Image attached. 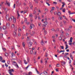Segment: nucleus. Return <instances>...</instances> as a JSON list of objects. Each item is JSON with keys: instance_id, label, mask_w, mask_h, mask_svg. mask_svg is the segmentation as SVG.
Segmentation results:
<instances>
[{"instance_id": "1", "label": "nucleus", "mask_w": 75, "mask_h": 75, "mask_svg": "<svg viewBox=\"0 0 75 75\" xmlns=\"http://www.w3.org/2000/svg\"><path fill=\"white\" fill-rule=\"evenodd\" d=\"M9 74H10V75H13V74H12V72H14V70L13 69H9Z\"/></svg>"}, {"instance_id": "2", "label": "nucleus", "mask_w": 75, "mask_h": 75, "mask_svg": "<svg viewBox=\"0 0 75 75\" xmlns=\"http://www.w3.org/2000/svg\"><path fill=\"white\" fill-rule=\"evenodd\" d=\"M14 18V16H12L10 18H9L8 21H11Z\"/></svg>"}, {"instance_id": "3", "label": "nucleus", "mask_w": 75, "mask_h": 75, "mask_svg": "<svg viewBox=\"0 0 75 75\" xmlns=\"http://www.w3.org/2000/svg\"><path fill=\"white\" fill-rule=\"evenodd\" d=\"M28 46L30 47H31V45L33 44V43L31 42H29L28 43Z\"/></svg>"}, {"instance_id": "4", "label": "nucleus", "mask_w": 75, "mask_h": 75, "mask_svg": "<svg viewBox=\"0 0 75 75\" xmlns=\"http://www.w3.org/2000/svg\"><path fill=\"white\" fill-rule=\"evenodd\" d=\"M9 18V15L8 14L6 15V20L8 21Z\"/></svg>"}, {"instance_id": "5", "label": "nucleus", "mask_w": 75, "mask_h": 75, "mask_svg": "<svg viewBox=\"0 0 75 75\" xmlns=\"http://www.w3.org/2000/svg\"><path fill=\"white\" fill-rule=\"evenodd\" d=\"M35 27V25H34V24H31L30 26V29H32L33 27Z\"/></svg>"}, {"instance_id": "6", "label": "nucleus", "mask_w": 75, "mask_h": 75, "mask_svg": "<svg viewBox=\"0 0 75 75\" xmlns=\"http://www.w3.org/2000/svg\"><path fill=\"white\" fill-rule=\"evenodd\" d=\"M34 34H35V32H32L31 33H30V35H31L32 36H33V35Z\"/></svg>"}, {"instance_id": "7", "label": "nucleus", "mask_w": 75, "mask_h": 75, "mask_svg": "<svg viewBox=\"0 0 75 75\" xmlns=\"http://www.w3.org/2000/svg\"><path fill=\"white\" fill-rule=\"evenodd\" d=\"M16 35H17V32L16 31L15 32H13V36L14 37H16Z\"/></svg>"}, {"instance_id": "8", "label": "nucleus", "mask_w": 75, "mask_h": 75, "mask_svg": "<svg viewBox=\"0 0 75 75\" xmlns=\"http://www.w3.org/2000/svg\"><path fill=\"white\" fill-rule=\"evenodd\" d=\"M57 15L58 16H59V17L61 16V13L58 12V13H57Z\"/></svg>"}, {"instance_id": "9", "label": "nucleus", "mask_w": 75, "mask_h": 75, "mask_svg": "<svg viewBox=\"0 0 75 75\" xmlns=\"http://www.w3.org/2000/svg\"><path fill=\"white\" fill-rule=\"evenodd\" d=\"M41 44H42V45H44V42L43 41V40H42L41 41Z\"/></svg>"}, {"instance_id": "10", "label": "nucleus", "mask_w": 75, "mask_h": 75, "mask_svg": "<svg viewBox=\"0 0 75 75\" xmlns=\"http://www.w3.org/2000/svg\"><path fill=\"white\" fill-rule=\"evenodd\" d=\"M13 22L15 23L16 22V18H14L13 17Z\"/></svg>"}, {"instance_id": "11", "label": "nucleus", "mask_w": 75, "mask_h": 75, "mask_svg": "<svg viewBox=\"0 0 75 75\" xmlns=\"http://www.w3.org/2000/svg\"><path fill=\"white\" fill-rule=\"evenodd\" d=\"M73 39V38L72 37H71L70 38V42H72V39Z\"/></svg>"}, {"instance_id": "12", "label": "nucleus", "mask_w": 75, "mask_h": 75, "mask_svg": "<svg viewBox=\"0 0 75 75\" xmlns=\"http://www.w3.org/2000/svg\"><path fill=\"white\" fill-rule=\"evenodd\" d=\"M6 26L7 27H10V23H6Z\"/></svg>"}, {"instance_id": "13", "label": "nucleus", "mask_w": 75, "mask_h": 75, "mask_svg": "<svg viewBox=\"0 0 75 75\" xmlns=\"http://www.w3.org/2000/svg\"><path fill=\"white\" fill-rule=\"evenodd\" d=\"M6 3L8 6H10V3L9 2L8 3L7 1H6Z\"/></svg>"}, {"instance_id": "14", "label": "nucleus", "mask_w": 75, "mask_h": 75, "mask_svg": "<svg viewBox=\"0 0 75 75\" xmlns=\"http://www.w3.org/2000/svg\"><path fill=\"white\" fill-rule=\"evenodd\" d=\"M5 55L6 57H8V53H5Z\"/></svg>"}, {"instance_id": "15", "label": "nucleus", "mask_w": 75, "mask_h": 75, "mask_svg": "<svg viewBox=\"0 0 75 75\" xmlns=\"http://www.w3.org/2000/svg\"><path fill=\"white\" fill-rule=\"evenodd\" d=\"M68 48V45H66V48L65 50H67V49Z\"/></svg>"}, {"instance_id": "16", "label": "nucleus", "mask_w": 75, "mask_h": 75, "mask_svg": "<svg viewBox=\"0 0 75 75\" xmlns=\"http://www.w3.org/2000/svg\"><path fill=\"white\" fill-rule=\"evenodd\" d=\"M22 45H23V47H25V43H24V42H23L22 43Z\"/></svg>"}, {"instance_id": "17", "label": "nucleus", "mask_w": 75, "mask_h": 75, "mask_svg": "<svg viewBox=\"0 0 75 75\" xmlns=\"http://www.w3.org/2000/svg\"><path fill=\"white\" fill-rule=\"evenodd\" d=\"M3 28L4 30H6V26H3Z\"/></svg>"}, {"instance_id": "18", "label": "nucleus", "mask_w": 75, "mask_h": 75, "mask_svg": "<svg viewBox=\"0 0 75 75\" xmlns=\"http://www.w3.org/2000/svg\"><path fill=\"white\" fill-rule=\"evenodd\" d=\"M62 12L63 13H65V9L64 8L63 10H62Z\"/></svg>"}, {"instance_id": "19", "label": "nucleus", "mask_w": 75, "mask_h": 75, "mask_svg": "<svg viewBox=\"0 0 75 75\" xmlns=\"http://www.w3.org/2000/svg\"><path fill=\"white\" fill-rule=\"evenodd\" d=\"M0 59H1L0 60V61L1 62L2 61V59H3V58H2V57L1 56H0Z\"/></svg>"}, {"instance_id": "20", "label": "nucleus", "mask_w": 75, "mask_h": 75, "mask_svg": "<svg viewBox=\"0 0 75 75\" xmlns=\"http://www.w3.org/2000/svg\"><path fill=\"white\" fill-rule=\"evenodd\" d=\"M30 54H33V50H31L30 51Z\"/></svg>"}, {"instance_id": "21", "label": "nucleus", "mask_w": 75, "mask_h": 75, "mask_svg": "<svg viewBox=\"0 0 75 75\" xmlns=\"http://www.w3.org/2000/svg\"><path fill=\"white\" fill-rule=\"evenodd\" d=\"M27 60L28 62H30V58L28 57H27Z\"/></svg>"}, {"instance_id": "22", "label": "nucleus", "mask_w": 75, "mask_h": 75, "mask_svg": "<svg viewBox=\"0 0 75 75\" xmlns=\"http://www.w3.org/2000/svg\"><path fill=\"white\" fill-rule=\"evenodd\" d=\"M29 16L30 17H33V15H32V14L30 13L29 14Z\"/></svg>"}, {"instance_id": "23", "label": "nucleus", "mask_w": 75, "mask_h": 75, "mask_svg": "<svg viewBox=\"0 0 75 75\" xmlns=\"http://www.w3.org/2000/svg\"><path fill=\"white\" fill-rule=\"evenodd\" d=\"M62 37H60L59 38V41H61L62 40Z\"/></svg>"}, {"instance_id": "24", "label": "nucleus", "mask_w": 75, "mask_h": 75, "mask_svg": "<svg viewBox=\"0 0 75 75\" xmlns=\"http://www.w3.org/2000/svg\"><path fill=\"white\" fill-rule=\"evenodd\" d=\"M24 62L25 64H27V62L25 61V60H24Z\"/></svg>"}, {"instance_id": "25", "label": "nucleus", "mask_w": 75, "mask_h": 75, "mask_svg": "<svg viewBox=\"0 0 75 75\" xmlns=\"http://www.w3.org/2000/svg\"><path fill=\"white\" fill-rule=\"evenodd\" d=\"M70 56L71 58H73V56H72V54H71V53H70Z\"/></svg>"}, {"instance_id": "26", "label": "nucleus", "mask_w": 75, "mask_h": 75, "mask_svg": "<svg viewBox=\"0 0 75 75\" xmlns=\"http://www.w3.org/2000/svg\"><path fill=\"white\" fill-rule=\"evenodd\" d=\"M14 27H15V26H14V24H13L12 25H11V27L12 28H14Z\"/></svg>"}, {"instance_id": "27", "label": "nucleus", "mask_w": 75, "mask_h": 75, "mask_svg": "<svg viewBox=\"0 0 75 75\" xmlns=\"http://www.w3.org/2000/svg\"><path fill=\"white\" fill-rule=\"evenodd\" d=\"M44 23L46 24V25H47V24H48V22L47 21H45L44 22Z\"/></svg>"}, {"instance_id": "28", "label": "nucleus", "mask_w": 75, "mask_h": 75, "mask_svg": "<svg viewBox=\"0 0 75 75\" xmlns=\"http://www.w3.org/2000/svg\"><path fill=\"white\" fill-rule=\"evenodd\" d=\"M60 32L61 33H64V31H63V30H61V31H60Z\"/></svg>"}, {"instance_id": "29", "label": "nucleus", "mask_w": 75, "mask_h": 75, "mask_svg": "<svg viewBox=\"0 0 75 75\" xmlns=\"http://www.w3.org/2000/svg\"><path fill=\"white\" fill-rule=\"evenodd\" d=\"M59 18H60V20H62V16H59Z\"/></svg>"}, {"instance_id": "30", "label": "nucleus", "mask_w": 75, "mask_h": 75, "mask_svg": "<svg viewBox=\"0 0 75 75\" xmlns=\"http://www.w3.org/2000/svg\"><path fill=\"white\" fill-rule=\"evenodd\" d=\"M44 74L45 75H47V74H45V73H46V74H48V73H47V71H45L43 72Z\"/></svg>"}, {"instance_id": "31", "label": "nucleus", "mask_w": 75, "mask_h": 75, "mask_svg": "<svg viewBox=\"0 0 75 75\" xmlns=\"http://www.w3.org/2000/svg\"><path fill=\"white\" fill-rule=\"evenodd\" d=\"M44 33H45V34H47V31L46 30H45Z\"/></svg>"}, {"instance_id": "32", "label": "nucleus", "mask_w": 75, "mask_h": 75, "mask_svg": "<svg viewBox=\"0 0 75 75\" xmlns=\"http://www.w3.org/2000/svg\"><path fill=\"white\" fill-rule=\"evenodd\" d=\"M60 47H61V48L62 50H64V46H61Z\"/></svg>"}, {"instance_id": "33", "label": "nucleus", "mask_w": 75, "mask_h": 75, "mask_svg": "<svg viewBox=\"0 0 75 75\" xmlns=\"http://www.w3.org/2000/svg\"><path fill=\"white\" fill-rule=\"evenodd\" d=\"M30 8H33V5H30Z\"/></svg>"}, {"instance_id": "34", "label": "nucleus", "mask_w": 75, "mask_h": 75, "mask_svg": "<svg viewBox=\"0 0 75 75\" xmlns=\"http://www.w3.org/2000/svg\"><path fill=\"white\" fill-rule=\"evenodd\" d=\"M48 55V54H47V53H46V55H45V57H47Z\"/></svg>"}, {"instance_id": "35", "label": "nucleus", "mask_w": 75, "mask_h": 75, "mask_svg": "<svg viewBox=\"0 0 75 75\" xmlns=\"http://www.w3.org/2000/svg\"><path fill=\"white\" fill-rule=\"evenodd\" d=\"M42 27H46V25H42Z\"/></svg>"}, {"instance_id": "36", "label": "nucleus", "mask_w": 75, "mask_h": 75, "mask_svg": "<svg viewBox=\"0 0 75 75\" xmlns=\"http://www.w3.org/2000/svg\"><path fill=\"white\" fill-rule=\"evenodd\" d=\"M57 13V12H54V15H57V13Z\"/></svg>"}, {"instance_id": "37", "label": "nucleus", "mask_w": 75, "mask_h": 75, "mask_svg": "<svg viewBox=\"0 0 75 75\" xmlns=\"http://www.w3.org/2000/svg\"><path fill=\"white\" fill-rule=\"evenodd\" d=\"M15 66H16L18 68H19V67H18V65L17 63L15 65Z\"/></svg>"}, {"instance_id": "38", "label": "nucleus", "mask_w": 75, "mask_h": 75, "mask_svg": "<svg viewBox=\"0 0 75 75\" xmlns=\"http://www.w3.org/2000/svg\"><path fill=\"white\" fill-rule=\"evenodd\" d=\"M75 41H74L73 43H72V44H73V45H75Z\"/></svg>"}, {"instance_id": "39", "label": "nucleus", "mask_w": 75, "mask_h": 75, "mask_svg": "<svg viewBox=\"0 0 75 75\" xmlns=\"http://www.w3.org/2000/svg\"><path fill=\"white\" fill-rule=\"evenodd\" d=\"M46 4H47V5L49 6H50V4H49V3H47V2H46Z\"/></svg>"}, {"instance_id": "40", "label": "nucleus", "mask_w": 75, "mask_h": 75, "mask_svg": "<svg viewBox=\"0 0 75 75\" xmlns=\"http://www.w3.org/2000/svg\"><path fill=\"white\" fill-rule=\"evenodd\" d=\"M55 8V7H52V10H54V9Z\"/></svg>"}, {"instance_id": "41", "label": "nucleus", "mask_w": 75, "mask_h": 75, "mask_svg": "<svg viewBox=\"0 0 75 75\" xmlns=\"http://www.w3.org/2000/svg\"><path fill=\"white\" fill-rule=\"evenodd\" d=\"M31 72H30L28 73V74H27V75H31Z\"/></svg>"}, {"instance_id": "42", "label": "nucleus", "mask_w": 75, "mask_h": 75, "mask_svg": "<svg viewBox=\"0 0 75 75\" xmlns=\"http://www.w3.org/2000/svg\"><path fill=\"white\" fill-rule=\"evenodd\" d=\"M5 66L6 67H8V65H7V64L6 63L5 64Z\"/></svg>"}, {"instance_id": "43", "label": "nucleus", "mask_w": 75, "mask_h": 75, "mask_svg": "<svg viewBox=\"0 0 75 75\" xmlns=\"http://www.w3.org/2000/svg\"><path fill=\"white\" fill-rule=\"evenodd\" d=\"M65 4H64L62 5V8H63L64 7V5H65Z\"/></svg>"}, {"instance_id": "44", "label": "nucleus", "mask_w": 75, "mask_h": 75, "mask_svg": "<svg viewBox=\"0 0 75 75\" xmlns=\"http://www.w3.org/2000/svg\"><path fill=\"white\" fill-rule=\"evenodd\" d=\"M1 62H3L4 63V62H6V61H5V60H3L2 61H1Z\"/></svg>"}, {"instance_id": "45", "label": "nucleus", "mask_w": 75, "mask_h": 75, "mask_svg": "<svg viewBox=\"0 0 75 75\" xmlns=\"http://www.w3.org/2000/svg\"><path fill=\"white\" fill-rule=\"evenodd\" d=\"M18 36H19V37H20V36L21 35V34H20V33H18Z\"/></svg>"}, {"instance_id": "46", "label": "nucleus", "mask_w": 75, "mask_h": 75, "mask_svg": "<svg viewBox=\"0 0 75 75\" xmlns=\"http://www.w3.org/2000/svg\"><path fill=\"white\" fill-rule=\"evenodd\" d=\"M62 64H63V65H65V64H66V63H65V62H63Z\"/></svg>"}, {"instance_id": "47", "label": "nucleus", "mask_w": 75, "mask_h": 75, "mask_svg": "<svg viewBox=\"0 0 75 75\" xmlns=\"http://www.w3.org/2000/svg\"><path fill=\"white\" fill-rule=\"evenodd\" d=\"M15 31H17V28L16 27L15 28Z\"/></svg>"}, {"instance_id": "48", "label": "nucleus", "mask_w": 75, "mask_h": 75, "mask_svg": "<svg viewBox=\"0 0 75 75\" xmlns=\"http://www.w3.org/2000/svg\"><path fill=\"white\" fill-rule=\"evenodd\" d=\"M53 4H57V3L55 2H53Z\"/></svg>"}, {"instance_id": "49", "label": "nucleus", "mask_w": 75, "mask_h": 75, "mask_svg": "<svg viewBox=\"0 0 75 75\" xmlns=\"http://www.w3.org/2000/svg\"><path fill=\"white\" fill-rule=\"evenodd\" d=\"M51 30H52L53 31H55V29H54V28H52V29H51Z\"/></svg>"}, {"instance_id": "50", "label": "nucleus", "mask_w": 75, "mask_h": 75, "mask_svg": "<svg viewBox=\"0 0 75 75\" xmlns=\"http://www.w3.org/2000/svg\"><path fill=\"white\" fill-rule=\"evenodd\" d=\"M57 67H59V64H57Z\"/></svg>"}, {"instance_id": "51", "label": "nucleus", "mask_w": 75, "mask_h": 75, "mask_svg": "<svg viewBox=\"0 0 75 75\" xmlns=\"http://www.w3.org/2000/svg\"><path fill=\"white\" fill-rule=\"evenodd\" d=\"M14 55V53H12L11 54L12 57H13V55Z\"/></svg>"}, {"instance_id": "52", "label": "nucleus", "mask_w": 75, "mask_h": 75, "mask_svg": "<svg viewBox=\"0 0 75 75\" xmlns=\"http://www.w3.org/2000/svg\"><path fill=\"white\" fill-rule=\"evenodd\" d=\"M65 55H69V54H68V53H65Z\"/></svg>"}, {"instance_id": "53", "label": "nucleus", "mask_w": 75, "mask_h": 75, "mask_svg": "<svg viewBox=\"0 0 75 75\" xmlns=\"http://www.w3.org/2000/svg\"><path fill=\"white\" fill-rule=\"evenodd\" d=\"M65 52V50H61V51H60V52Z\"/></svg>"}, {"instance_id": "54", "label": "nucleus", "mask_w": 75, "mask_h": 75, "mask_svg": "<svg viewBox=\"0 0 75 75\" xmlns=\"http://www.w3.org/2000/svg\"><path fill=\"white\" fill-rule=\"evenodd\" d=\"M57 52L58 53H60L61 52H60V51L59 52V50H57Z\"/></svg>"}, {"instance_id": "55", "label": "nucleus", "mask_w": 75, "mask_h": 75, "mask_svg": "<svg viewBox=\"0 0 75 75\" xmlns=\"http://www.w3.org/2000/svg\"><path fill=\"white\" fill-rule=\"evenodd\" d=\"M13 7L14 8H16V4H14Z\"/></svg>"}, {"instance_id": "56", "label": "nucleus", "mask_w": 75, "mask_h": 75, "mask_svg": "<svg viewBox=\"0 0 75 75\" xmlns=\"http://www.w3.org/2000/svg\"><path fill=\"white\" fill-rule=\"evenodd\" d=\"M0 36H1V37H3V34H1L0 35Z\"/></svg>"}, {"instance_id": "57", "label": "nucleus", "mask_w": 75, "mask_h": 75, "mask_svg": "<svg viewBox=\"0 0 75 75\" xmlns=\"http://www.w3.org/2000/svg\"><path fill=\"white\" fill-rule=\"evenodd\" d=\"M56 72H58V69L57 68L56 69Z\"/></svg>"}, {"instance_id": "58", "label": "nucleus", "mask_w": 75, "mask_h": 75, "mask_svg": "<svg viewBox=\"0 0 75 75\" xmlns=\"http://www.w3.org/2000/svg\"><path fill=\"white\" fill-rule=\"evenodd\" d=\"M45 11H48V9H47V8H45Z\"/></svg>"}, {"instance_id": "59", "label": "nucleus", "mask_w": 75, "mask_h": 75, "mask_svg": "<svg viewBox=\"0 0 75 75\" xmlns=\"http://www.w3.org/2000/svg\"><path fill=\"white\" fill-rule=\"evenodd\" d=\"M71 60H69V64H71Z\"/></svg>"}, {"instance_id": "60", "label": "nucleus", "mask_w": 75, "mask_h": 75, "mask_svg": "<svg viewBox=\"0 0 75 75\" xmlns=\"http://www.w3.org/2000/svg\"><path fill=\"white\" fill-rule=\"evenodd\" d=\"M75 14V12H73L71 13H70V14Z\"/></svg>"}, {"instance_id": "61", "label": "nucleus", "mask_w": 75, "mask_h": 75, "mask_svg": "<svg viewBox=\"0 0 75 75\" xmlns=\"http://www.w3.org/2000/svg\"><path fill=\"white\" fill-rule=\"evenodd\" d=\"M7 64H10V62L8 61H7Z\"/></svg>"}, {"instance_id": "62", "label": "nucleus", "mask_w": 75, "mask_h": 75, "mask_svg": "<svg viewBox=\"0 0 75 75\" xmlns=\"http://www.w3.org/2000/svg\"><path fill=\"white\" fill-rule=\"evenodd\" d=\"M17 14L18 17H20V14H19V13H18Z\"/></svg>"}, {"instance_id": "63", "label": "nucleus", "mask_w": 75, "mask_h": 75, "mask_svg": "<svg viewBox=\"0 0 75 75\" xmlns=\"http://www.w3.org/2000/svg\"><path fill=\"white\" fill-rule=\"evenodd\" d=\"M34 49H35V48H34V47H33L32 48V50H34Z\"/></svg>"}, {"instance_id": "64", "label": "nucleus", "mask_w": 75, "mask_h": 75, "mask_svg": "<svg viewBox=\"0 0 75 75\" xmlns=\"http://www.w3.org/2000/svg\"><path fill=\"white\" fill-rule=\"evenodd\" d=\"M43 50H46V48H45V47H43Z\"/></svg>"}]
</instances>
